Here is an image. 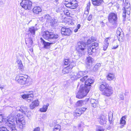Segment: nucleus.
I'll return each instance as SVG.
<instances>
[{"instance_id": "nucleus-62", "label": "nucleus", "mask_w": 131, "mask_h": 131, "mask_svg": "<svg viewBox=\"0 0 131 131\" xmlns=\"http://www.w3.org/2000/svg\"><path fill=\"white\" fill-rule=\"evenodd\" d=\"M130 12H128V13H127V14H128H128H130Z\"/></svg>"}, {"instance_id": "nucleus-8", "label": "nucleus", "mask_w": 131, "mask_h": 131, "mask_svg": "<svg viewBox=\"0 0 131 131\" xmlns=\"http://www.w3.org/2000/svg\"><path fill=\"white\" fill-rule=\"evenodd\" d=\"M42 19L46 20L47 23H50L51 26H54L57 24V20L54 18L51 19L49 15H46L42 17Z\"/></svg>"}, {"instance_id": "nucleus-61", "label": "nucleus", "mask_w": 131, "mask_h": 131, "mask_svg": "<svg viewBox=\"0 0 131 131\" xmlns=\"http://www.w3.org/2000/svg\"><path fill=\"white\" fill-rule=\"evenodd\" d=\"M124 125H122L120 126V128H122L124 127Z\"/></svg>"}, {"instance_id": "nucleus-29", "label": "nucleus", "mask_w": 131, "mask_h": 131, "mask_svg": "<svg viewBox=\"0 0 131 131\" xmlns=\"http://www.w3.org/2000/svg\"><path fill=\"white\" fill-rule=\"evenodd\" d=\"M27 46L30 47L32 45V41L31 39H29L28 40H25Z\"/></svg>"}, {"instance_id": "nucleus-64", "label": "nucleus", "mask_w": 131, "mask_h": 131, "mask_svg": "<svg viewBox=\"0 0 131 131\" xmlns=\"http://www.w3.org/2000/svg\"><path fill=\"white\" fill-rule=\"evenodd\" d=\"M58 0H55V1H56V2H57V1Z\"/></svg>"}, {"instance_id": "nucleus-14", "label": "nucleus", "mask_w": 131, "mask_h": 131, "mask_svg": "<svg viewBox=\"0 0 131 131\" xmlns=\"http://www.w3.org/2000/svg\"><path fill=\"white\" fill-rule=\"evenodd\" d=\"M89 101V99L87 98L85 100H80L78 101L76 103V105L77 106H81L87 103Z\"/></svg>"}, {"instance_id": "nucleus-25", "label": "nucleus", "mask_w": 131, "mask_h": 131, "mask_svg": "<svg viewBox=\"0 0 131 131\" xmlns=\"http://www.w3.org/2000/svg\"><path fill=\"white\" fill-rule=\"evenodd\" d=\"M49 105L48 103H47L46 105H43V107L40 109V111L41 112H46L48 109V107Z\"/></svg>"}, {"instance_id": "nucleus-7", "label": "nucleus", "mask_w": 131, "mask_h": 131, "mask_svg": "<svg viewBox=\"0 0 131 131\" xmlns=\"http://www.w3.org/2000/svg\"><path fill=\"white\" fill-rule=\"evenodd\" d=\"M43 37L45 39L49 41L50 40H55L58 38L59 36L57 34H53L47 31L43 33Z\"/></svg>"}, {"instance_id": "nucleus-39", "label": "nucleus", "mask_w": 131, "mask_h": 131, "mask_svg": "<svg viewBox=\"0 0 131 131\" xmlns=\"http://www.w3.org/2000/svg\"><path fill=\"white\" fill-rule=\"evenodd\" d=\"M93 49L91 47L88 49V52L89 55H91L93 54V52L92 51V50Z\"/></svg>"}, {"instance_id": "nucleus-47", "label": "nucleus", "mask_w": 131, "mask_h": 131, "mask_svg": "<svg viewBox=\"0 0 131 131\" xmlns=\"http://www.w3.org/2000/svg\"><path fill=\"white\" fill-rule=\"evenodd\" d=\"M55 10L58 13L60 12V10L58 7L57 6L54 8Z\"/></svg>"}, {"instance_id": "nucleus-37", "label": "nucleus", "mask_w": 131, "mask_h": 131, "mask_svg": "<svg viewBox=\"0 0 131 131\" xmlns=\"http://www.w3.org/2000/svg\"><path fill=\"white\" fill-rule=\"evenodd\" d=\"M98 46V43L97 42H94L92 44V46L91 47L92 48L94 49L96 47H97Z\"/></svg>"}, {"instance_id": "nucleus-20", "label": "nucleus", "mask_w": 131, "mask_h": 131, "mask_svg": "<svg viewBox=\"0 0 131 131\" xmlns=\"http://www.w3.org/2000/svg\"><path fill=\"white\" fill-rule=\"evenodd\" d=\"M110 38H107L105 39L104 41L103 47V49L104 50H106L109 44L108 41L110 40Z\"/></svg>"}, {"instance_id": "nucleus-16", "label": "nucleus", "mask_w": 131, "mask_h": 131, "mask_svg": "<svg viewBox=\"0 0 131 131\" xmlns=\"http://www.w3.org/2000/svg\"><path fill=\"white\" fill-rule=\"evenodd\" d=\"M39 102L38 100H36L32 102L29 105V107L31 109H33L39 105Z\"/></svg>"}, {"instance_id": "nucleus-23", "label": "nucleus", "mask_w": 131, "mask_h": 131, "mask_svg": "<svg viewBox=\"0 0 131 131\" xmlns=\"http://www.w3.org/2000/svg\"><path fill=\"white\" fill-rule=\"evenodd\" d=\"M33 11L34 13L38 14L39 12H41V9L39 7L36 6L35 7L33 8Z\"/></svg>"}, {"instance_id": "nucleus-24", "label": "nucleus", "mask_w": 131, "mask_h": 131, "mask_svg": "<svg viewBox=\"0 0 131 131\" xmlns=\"http://www.w3.org/2000/svg\"><path fill=\"white\" fill-rule=\"evenodd\" d=\"M78 6L77 1L75 0H74L72 2L69 8L71 9H75Z\"/></svg>"}, {"instance_id": "nucleus-5", "label": "nucleus", "mask_w": 131, "mask_h": 131, "mask_svg": "<svg viewBox=\"0 0 131 131\" xmlns=\"http://www.w3.org/2000/svg\"><path fill=\"white\" fill-rule=\"evenodd\" d=\"M15 118L12 114L7 117L4 116L3 123L9 127L11 131L14 120L15 119Z\"/></svg>"}, {"instance_id": "nucleus-45", "label": "nucleus", "mask_w": 131, "mask_h": 131, "mask_svg": "<svg viewBox=\"0 0 131 131\" xmlns=\"http://www.w3.org/2000/svg\"><path fill=\"white\" fill-rule=\"evenodd\" d=\"M3 116L1 114L0 115V123H3Z\"/></svg>"}, {"instance_id": "nucleus-58", "label": "nucleus", "mask_w": 131, "mask_h": 131, "mask_svg": "<svg viewBox=\"0 0 131 131\" xmlns=\"http://www.w3.org/2000/svg\"><path fill=\"white\" fill-rule=\"evenodd\" d=\"M115 24H116V23H117V21H116V19H117V17H116V15L115 14Z\"/></svg>"}, {"instance_id": "nucleus-36", "label": "nucleus", "mask_w": 131, "mask_h": 131, "mask_svg": "<svg viewBox=\"0 0 131 131\" xmlns=\"http://www.w3.org/2000/svg\"><path fill=\"white\" fill-rule=\"evenodd\" d=\"M96 131H105L103 128L101 126H97L96 129Z\"/></svg>"}, {"instance_id": "nucleus-63", "label": "nucleus", "mask_w": 131, "mask_h": 131, "mask_svg": "<svg viewBox=\"0 0 131 131\" xmlns=\"http://www.w3.org/2000/svg\"><path fill=\"white\" fill-rule=\"evenodd\" d=\"M81 125L80 124L79 125V127H80L81 126Z\"/></svg>"}, {"instance_id": "nucleus-30", "label": "nucleus", "mask_w": 131, "mask_h": 131, "mask_svg": "<svg viewBox=\"0 0 131 131\" xmlns=\"http://www.w3.org/2000/svg\"><path fill=\"white\" fill-rule=\"evenodd\" d=\"M93 60V59L90 57H89L87 58V64L89 66H92Z\"/></svg>"}, {"instance_id": "nucleus-50", "label": "nucleus", "mask_w": 131, "mask_h": 131, "mask_svg": "<svg viewBox=\"0 0 131 131\" xmlns=\"http://www.w3.org/2000/svg\"><path fill=\"white\" fill-rule=\"evenodd\" d=\"M92 15H90L88 17V20L89 21H90L92 19Z\"/></svg>"}, {"instance_id": "nucleus-42", "label": "nucleus", "mask_w": 131, "mask_h": 131, "mask_svg": "<svg viewBox=\"0 0 131 131\" xmlns=\"http://www.w3.org/2000/svg\"><path fill=\"white\" fill-rule=\"evenodd\" d=\"M80 27H81V26H80V24H78L77 25L76 28L74 30V32H77V31L78 30V29L80 28Z\"/></svg>"}, {"instance_id": "nucleus-11", "label": "nucleus", "mask_w": 131, "mask_h": 131, "mask_svg": "<svg viewBox=\"0 0 131 131\" xmlns=\"http://www.w3.org/2000/svg\"><path fill=\"white\" fill-rule=\"evenodd\" d=\"M75 66V63L74 62H71L68 66L63 69L62 70V73L64 74L68 73L72 69L73 67Z\"/></svg>"}, {"instance_id": "nucleus-38", "label": "nucleus", "mask_w": 131, "mask_h": 131, "mask_svg": "<svg viewBox=\"0 0 131 131\" xmlns=\"http://www.w3.org/2000/svg\"><path fill=\"white\" fill-rule=\"evenodd\" d=\"M18 69L21 71H23L24 70V67L22 63L18 64Z\"/></svg>"}, {"instance_id": "nucleus-44", "label": "nucleus", "mask_w": 131, "mask_h": 131, "mask_svg": "<svg viewBox=\"0 0 131 131\" xmlns=\"http://www.w3.org/2000/svg\"><path fill=\"white\" fill-rule=\"evenodd\" d=\"M90 2H89L87 4V6L85 8L86 10H89L90 8Z\"/></svg>"}, {"instance_id": "nucleus-10", "label": "nucleus", "mask_w": 131, "mask_h": 131, "mask_svg": "<svg viewBox=\"0 0 131 131\" xmlns=\"http://www.w3.org/2000/svg\"><path fill=\"white\" fill-rule=\"evenodd\" d=\"M20 5L26 9H30L31 8L32 3L29 0H22Z\"/></svg>"}, {"instance_id": "nucleus-53", "label": "nucleus", "mask_w": 131, "mask_h": 131, "mask_svg": "<svg viewBox=\"0 0 131 131\" xmlns=\"http://www.w3.org/2000/svg\"><path fill=\"white\" fill-rule=\"evenodd\" d=\"M92 42L91 40L90 39H89L88 40L87 43V44H89L91 43Z\"/></svg>"}, {"instance_id": "nucleus-34", "label": "nucleus", "mask_w": 131, "mask_h": 131, "mask_svg": "<svg viewBox=\"0 0 131 131\" xmlns=\"http://www.w3.org/2000/svg\"><path fill=\"white\" fill-rule=\"evenodd\" d=\"M114 75L111 73L109 74L107 76V79L109 80H111L113 79Z\"/></svg>"}, {"instance_id": "nucleus-41", "label": "nucleus", "mask_w": 131, "mask_h": 131, "mask_svg": "<svg viewBox=\"0 0 131 131\" xmlns=\"http://www.w3.org/2000/svg\"><path fill=\"white\" fill-rule=\"evenodd\" d=\"M119 99L121 100H123L124 99V97L123 93L120 94L119 95Z\"/></svg>"}, {"instance_id": "nucleus-52", "label": "nucleus", "mask_w": 131, "mask_h": 131, "mask_svg": "<svg viewBox=\"0 0 131 131\" xmlns=\"http://www.w3.org/2000/svg\"><path fill=\"white\" fill-rule=\"evenodd\" d=\"M123 10V13L126 14V10L125 8L123 7L122 9Z\"/></svg>"}, {"instance_id": "nucleus-33", "label": "nucleus", "mask_w": 131, "mask_h": 131, "mask_svg": "<svg viewBox=\"0 0 131 131\" xmlns=\"http://www.w3.org/2000/svg\"><path fill=\"white\" fill-rule=\"evenodd\" d=\"M125 116H123L121 118L120 120V123L121 124L125 125L126 124V121H125Z\"/></svg>"}, {"instance_id": "nucleus-54", "label": "nucleus", "mask_w": 131, "mask_h": 131, "mask_svg": "<svg viewBox=\"0 0 131 131\" xmlns=\"http://www.w3.org/2000/svg\"><path fill=\"white\" fill-rule=\"evenodd\" d=\"M17 63L18 64H20L22 63H21V61L20 60H18L17 61Z\"/></svg>"}, {"instance_id": "nucleus-55", "label": "nucleus", "mask_w": 131, "mask_h": 131, "mask_svg": "<svg viewBox=\"0 0 131 131\" xmlns=\"http://www.w3.org/2000/svg\"><path fill=\"white\" fill-rule=\"evenodd\" d=\"M22 112L24 113V114H25L27 116H28V115H27V114L26 113H27L26 112H25L26 111H26V110H25V111H24L23 110H22Z\"/></svg>"}, {"instance_id": "nucleus-1", "label": "nucleus", "mask_w": 131, "mask_h": 131, "mask_svg": "<svg viewBox=\"0 0 131 131\" xmlns=\"http://www.w3.org/2000/svg\"><path fill=\"white\" fill-rule=\"evenodd\" d=\"M94 82L93 80L89 79L85 81L84 84L81 85L79 90L76 95L77 97L79 99H82L86 96L89 92L91 85Z\"/></svg>"}, {"instance_id": "nucleus-13", "label": "nucleus", "mask_w": 131, "mask_h": 131, "mask_svg": "<svg viewBox=\"0 0 131 131\" xmlns=\"http://www.w3.org/2000/svg\"><path fill=\"white\" fill-rule=\"evenodd\" d=\"M21 95L23 99L26 100L28 102H30L34 97L32 93L27 94Z\"/></svg>"}, {"instance_id": "nucleus-43", "label": "nucleus", "mask_w": 131, "mask_h": 131, "mask_svg": "<svg viewBox=\"0 0 131 131\" xmlns=\"http://www.w3.org/2000/svg\"><path fill=\"white\" fill-rule=\"evenodd\" d=\"M88 77V76H84L83 78L80 79L81 81L82 82H84V81Z\"/></svg>"}, {"instance_id": "nucleus-3", "label": "nucleus", "mask_w": 131, "mask_h": 131, "mask_svg": "<svg viewBox=\"0 0 131 131\" xmlns=\"http://www.w3.org/2000/svg\"><path fill=\"white\" fill-rule=\"evenodd\" d=\"M15 119L14 121L12 127L11 131H16L15 126L17 124L18 127L20 129H23L25 126V120L24 117H21V118H17L15 117Z\"/></svg>"}, {"instance_id": "nucleus-17", "label": "nucleus", "mask_w": 131, "mask_h": 131, "mask_svg": "<svg viewBox=\"0 0 131 131\" xmlns=\"http://www.w3.org/2000/svg\"><path fill=\"white\" fill-rule=\"evenodd\" d=\"M90 102L92 106L95 108L97 106L98 104L97 100L91 98L90 99Z\"/></svg>"}, {"instance_id": "nucleus-56", "label": "nucleus", "mask_w": 131, "mask_h": 131, "mask_svg": "<svg viewBox=\"0 0 131 131\" xmlns=\"http://www.w3.org/2000/svg\"><path fill=\"white\" fill-rule=\"evenodd\" d=\"M91 40L92 42H93V41H94L95 40V39L93 37H91Z\"/></svg>"}, {"instance_id": "nucleus-49", "label": "nucleus", "mask_w": 131, "mask_h": 131, "mask_svg": "<svg viewBox=\"0 0 131 131\" xmlns=\"http://www.w3.org/2000/svg\"><path fill=\"white\" fill-rule=\"evenodd\" d=\"M13 116L14 117H15L16 118H17V119H18V118H21V117H22V116H20V114L19 113H18V114H17V117H16V116H15V115H13Z\"/></svg>"}, {"instance_id": "nucleus-40", "label": "nucleus", "mask_w": 131, "mask_h": 131, "mask_svg": "<svg viewBox=\"0 0 131 131\" xmlns=\"http://www.w3.org/2000/svg\"><path fill=\"white\" fill-rule=\"evenodd\" d=\"M0 131H9L5 127L1 126L0 127Z\"/></svg>"}, {"instance_id": "nucleus-12", "label": "nucleus", "mask_w": 131, "mask_h": 131, "mask_svg": "<svg viewBox=\"0 0 131 131\" xmlns=\"http://www.w3.org/2000/svg\"><path fill=\"white\" fill-rule=\"evenodd\" d=\"M61 30V34L65 36H69L72 34V31L69 28L62 27Z\"/></svg>"}, {"instance_id": "nucleus-15", "label": "nucleus", "mask_w": 131, "mask_h": 131, "mask_svg": "<svg viewBox=\"0 0 131 131\" xmlns=\"http://www.w3.org/2000/svg\"><path fill=\"white\" fill-rule=\"evenodd\" d=\"M116 34H117L116 36L119 41V39L120 38L122 39V38L124 37L123 32L120 28H118L116 31Z\"/></svg>"}, {"instance_id": "nucleus-2", "label": "nucleus", "mask_w": 131, "mask_h": 131, "mask_svg": "<svg viewBox=\"0 0 131 131\" xmlns=\"http://www.w3.org/2000/svg\"><path fill=\"white\" fill-rule=\"evenodd\" d=\"M108 85L104 83L100 85L99 88L102 92V94L105 96H110L113 93V91L112 88L108 86Z\"/></svg>"}, {"instance_id": "nucleus-21", "label": "nucleus", "mask_w": 131, "mask_h": 131, "mask_svg": "<svg viewBox=\"0 0 131 131\" xmlns=\"http://www.w3.org/2000/svg\"><path fill=\"white\" fill-rule=\"evenodd\" d=\"M105 116L103 115H101L99 117V121L100 124L101 125H103L106 123Z\"/></svg>"}, {"instance_id": "nucleus-4", "label": "nucleus", "mask_w": 131, "mask_h": 131, "mask_svg": "<svg viewBox=\"0 0 131 131\" xmlns=\"http://www.w3.org/2000/svg\"><path fill=\"white\" fill-rule=\"evenodd\" d=\"M15 80L19 83L22 85H27L31 83V80L30 79L26 78L20 75H17Z\"/></svg>"}, {"instance_id": "nucleus-19", "label": "nucleus", "mask_w": 131, "mask_h": 131, "mask_svg": "<svg viewBox=\"0 0 131 131\" xmlns=\"http://www.w3.org/2000/svg\"><path fill=\"white\" fill-rule=\"evenodd\" d=\"M40 39L41 42L44 45V47L46 48H47V46H49L51 44L54 43L55 42V41L56 40L53 41L52 42L49 43V42H46L42 38H41Z\"/></svg>"}, {"instance_id": "nucleus-51", "label": "nucleus", "mask_w": 131, "mask_h": 131, "mask_svg": "<svg viewBox=\"0 0 131 131\" xmlns=\"http://www.w3.org/2000/svg\"><path fill=\"white\" fill-rule=\"evenodd\" d=\"M34 131H40V128L39 127H37L34 129Z\"/></svg>"}, {"instance_id": "nucleus-9", "label": "nucleus", "mask_w": 131, "mask_h": 131, "mask_svg": "<svg viewBox=\"0 0 131 131\" xmlns=\"http://www.w3.org/2000/svg\"><path fill=\"white\" fill-rule=\"evenodd\" d=\"M86 73V71H80L78 72H74L71 73L70 76L72 79L74 80L80 78Z\"/></svg>"}, {"instance_id": "nucleus-27", "label": "nucleus", "mask_w": 131, "mask_h": 131, "mask_svg": "<svg viewBox=\"0 0 131 131\" xmlns=\"http://www.w3.org/2000/svg\"><path fill=\"white\" fill-rule=\"evenodd\" d=\"M82 113V111H81L80 108L76 109L74 115L75 116H80Z\"/></svg>"}, {"instance_id": "nucleus-18", "label": "nucleus", "mask_w": 131, "mask_h": 131, "mask_svg": "<svg viewBox=\"0 0 131 131\" xmlns=\"http://www.w3.org/2000/svg\"><path fill=\"white\" fill-rule=\"evenodd\" d=\"M38 29L36 27L31 26L28 29V31L31 33V35L33 37L35 35V31Z\"/></svg>"}, {"instance_id": "nucleus-22", "label": "nucleus", "mask_w": 131, "mask_h": 131, "mask_svg": "<svg viewBox=\"0 0 131 131\" xmlns=\"http://www.w3.org/2000/svg\"><path fill=\"white\" fill-rule=\"evenodd\" d=\"M108 20L109 22L113 23L115 22V14L111 13L110 14L108 17Z\"/></svg>"}, {"instance_id": "nucleus-32", "label": "nucleus", "mask_w": 131, "mask_h": 131, "mask_svg": "<svg viewBox=\"0 0 131 131\" xmlns=\"http://www.w3.org/2000/svg\"><path fill=\"white\" fill-rule=\"evenodd\" d=\"M101 66V64L100 63H98L96 64L94 67L93 69V71H96L98 70Z\"/></svg>"}, {"instance_id": "nucleus-31", "label": "nucleus", "mask_w": 131, "mask_h": 131, "mask_svg": "<svg viewBox=\"0 0 131 131\" xmlns=\"http://www.w3.org/2000/svg\"><path fill=\"white\" fill-rule=\"evenodd\" d=\"M60 128L61 126L60 125L58 124H56L53 128V131H60Z\"/></svg>"}, {"instance_id": "nucleus-46", "label": "nucleus", "mask_w": 131, "mask_h": 131, "mask_svg": "<svg viewBox=\"0 0 131 131\" xmlns=\"http://www.w3.org/2000/svg\"><path fill=\"white\" fill-rule=\"evenodd\" d=\"M64 13L67 16H70V13L68 10H66L64 11Z\"/></svg>"}, {"instance_id": "nucleus-59", "label": "nucleus", "mask_w": 131, "mask_h": 131, "mask_svg": "<svg viewBox=\"0 0 131 131\" xmlns=\"http://www.w3.org/2000/svg\"><path fill=\"white\" fill-rule=\"evenodd\" d=\"M122 16L123 17H126V14L123 13Z\"/></svg>"}, {"instance_id": "nucleus-6", "label": "nucleus", "mask_w": 131, "mask_h": 131, "mask_svg": "<svg viewBox=\"0 0 131 131\" xmlns=\"http://www.w3.org/2000/svg\"><path fill=\"white\" fill-rule=\"evenodd\" d=\"M78 54L79 56L81 57L85 53L84 50L86 48V44L83 42H79L78 43Z\"/></svg>"}, {"instance_id": "nucleus-28", "label": "nucleus", "mask_w": 131, "mask_h": 131, "mask_svg": "<svg viewBox=\"0 0 131 131\" xmlns=\"http://www.w3.org/2000/svg\"><path fill=\"white\" fill-rule=\"evenodd\" d=\"M63 63L65 65H67L69 64V65L71 63V62H74L75 63V62L74 61H73L71 59H64V60H63Z\"/></svg>"}, {"instance_id": "nucleus-57", "label": "nucleus", "mask_w": 131, "mask_h": 131, "mask_svg": "<svg viewBox=\"0 0 131 131\" xmlns=\"http://www.w3.org/2000/svg\"><path fill=\"white\" fill-rule=\"evenodd\" d=\"M89 11V10H86L85 9V14H88Z\"/></svg>"}, {"instance_id": "nucleus-48", "label": "nucleus", "mask_w": 131, "mask_h": 131, "mask_svg": "<svg viewBox=\"0 0 131 131\" xmlns=\"http://www.w3.org/2000/svg\"><path fill=\"white\" fill-rule=\"evenodd\" d=\"M80 108V109H81V111H82L83 113V112H84L87 109L86 108L84 107H82L81 108Z\"/></svg>"}, {"instance_id": "nucleus-26", "label": "nucleus", "mask_w": 131, "mask_h": 131, "mask_svg": "<svg viewBox=\"0 0 131 131\" xmlns=\"http://www.w3.org/2000/svg\"><path fill=\"white\" fill-rule=\"evenodd\" d=\"M103 2V0H96L92 1V3L93 5L95 6L100 5Z\"/></svg>"}, {"instance_id": "nucleus-60", "label": "nucleus", "mask_w": 131, "mask_h": 131, "mask_svg": "<svg viewBox=\"0 0 131 131\" xmlns=\"http://www.w3.org/2000/svg\"><path fill=\"white\" fill-rule=\"evenodd\" d=\"M125 18L126 17H123V23H124L125 21Z\"/></svg>"}, {"instance_id": "nucleus-35", "label": "nucleus", "mask_w": 131, "mask_h": 131, "mask_svg": "<svg viewBox=\"0 0 131 131\" xmlns=\"http://www.w3.org/2000/svg\"><path fill=\"white\" fill-rule=\"evenodd\" d=\"M110 123H112L113 120V113L112 112L109 113L108 115Z\"/></svg>"}]
</instances>
